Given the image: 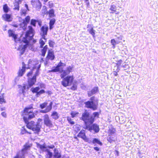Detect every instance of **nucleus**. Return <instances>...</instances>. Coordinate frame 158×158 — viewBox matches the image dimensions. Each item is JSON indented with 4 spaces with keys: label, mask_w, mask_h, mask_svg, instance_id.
<instances>
[{
    "label": "nucleus",
    "mask_w": 158,
    "mask_h": 158,
    "mask_svg": "<svg viewBox=\"0 0 158 158\" xmlns=\"http://www.w3.org/2000/svg\"><path fill=\"white\" fill-rule=\"evenodd\" d=\"M77 137H78V136H75L74 137V138L76 139L77 140H78V138Z\"/></svg>",
    "instance_id": "nucleus-64"
},
{
    "label": "nucleus",
    "mask_w": 158,
    "mask_h": 158,
    "mask_svg": "<svg viewBox=\"0 0 158 158\" xmlns=\"http://www.w3.org/2000/svg\"><path fill=\"white\" fill-rule=\"evenodd\" d=\"M51 116L52 117V118L55 120H57L59 118V115L58 113L55 111H54L52 113Z\"/></svg>",
    "instance_id": "nucleus-25"
},
{
    "label": "nucleus",
    "mask_w": 158,
    "mask_h": 158,
    "mask_svg": "<svg viewBox=\"0 0 158 158\" xmlns=\"http://www.w3.org/2000/svg\"><path fill=\"white\" fill-rule=\"evenodd\" d=\"M22 0H18V1H15L13 3L14 8L13 10L19 11V4L22 2Z\"/></svg>",
    "instance_id": "nucleus-19"
},
{
    "label": "nucleus",
    "mask_w": 158,
    "mask_h": 158,
    "mask_svg": "<svg viewBox=\"0 0 158 158\" xmlns=\"http://www.w3.org/2000/svg\"><path fill=\"white\" fill-rule=\"evenodd\" d=\"M67 120L68 123L71 125H73L75 124V122L73 120V119L69 116H67Z\"/></svg>",
    "instance_id": "nucleus-35"
},
{
    "label": "nucleus",
    "mask_w": 158,
    "mask_h": 158,
    "mask_svg": "<svg viewBox=\"0 0 158 158\" xmlns=\"http://www.w3.org/2000/svg\"><path fill=\"white\" fill-rule=\"evenodd\" d=\"M13 158H24L23 156H21L20 154V152H18L16 155Z\"/></svg>",
    "instance_id": "nucleus-44"
},
{
    "label": "nucleus",
    "mask_w": 158,
    "mask_h": 158,
    "mask_svg": "<svg viewBox=\"0 0 158 158\" xmlns=\"http://www.w3.org/2000/svg\"><path fill=\"white\" fill-rule=\"evenodd\" d=\"M47 156H48V158H51L52 156V152L50 151H48Z\"/></svg>",
    "instance_id": "nucleus-50"
},
{
    "label": "nucleus",
    "mask_w": 158,
    "mask_h": 158,
    "mask_svg": "<svg viewBox=\"0 0 158 158\" xmlns=\"http://www.w3.org/2000/svg\"><path fill=\"white\" fill-rule=\"evenodd\" d=\"M55 146L53 145H51L48 146V148H49L52 149L54 148Z\"/></svg>",
    "instance_id": "nucleus-57"
},
{
    "label": "nucleus",
    "mask_w": 158,
    "mask_h": 158,
    "mask_svg": "<svg viewBox=\"0 0 158 158\" xmlns=\"http://www.w3.org/2000/svg\"><path fill=\"white\" fill-rule=\"evenodd\" d=\"M24 5H25V7H26V10L29 11V9L28 5L27 4H25Z\"/></svg>",
    "instance_id": "nucleus-56"
},
{
    "label": "nucleus",
    "mask_w": 158,
    "mask_h": 158,
    "mask_svg": "<svg viewBox=\"0 0 158 158\" xmlns=\"http://www.w3.org/2000/svg\"><path fill=\"white\" fill-rule=\"evenodd\" d=\"M8 33L9 37H12L15 40L17 39V35L15 34V32L13 31L10 29L9 30Z\"/></svg>",
    "instance_id": "nucleus-21"
},
{
    "label": "nucleus",
    "mask_w": 158,
    "mask_h": 158,
    "mask_svg": "<svg viewBox=\"0 0 158 158\" xmlns=\"http://www.w3.org/2000/svg\"><path fill=\"white\" fill-rule=\"evenodd\" d=\"M31 4L37 10H40L41 8L42 4L39 0H34L32 1Z\"/></svg>",
    "instance_id": "nucleus-13"
},
{
    "label": "nucleus",
    "mask_w": 158,
    "mask_h": 158,
    "mask_svg": "<svg viewBox=\"0 0 158 158\" xmlns=\"http://www.w3.org/2000/svg\"><path fill=\"white\" fill-rule=\"evenodd\" d=\"M98 91V86L94 87L91 90L88 91V96L89 97H90L97 93Z\"/></svg>",
    "instance_id": "nucleus-15"
},
{
    "label": "nucleus",
    "mask_w": 158,
    "mask_h": 158,
    "mask_svg": "<svg viewBox=\"0 0 158 158\" xmlns=\"http://www.w3.org/2000/svg\"><path fill=\"white\" fill-rule=\"evenodd\" d=\"M22 68L24 69H27V68L26 67V65L24 63V62H22Z\"/></svg>",
    "instance_id": "nucleus-54"
},
{
    "label": "nucleus",
    "mask_w": 158,
    "mask_h": 158,
    "mask_svg": "<svg viewBox=\"0 0 158 158\" xmlns=\"http://www.w3.org/2000/svg\"><path fill=\"white\" fill-rule=\"evenodd\" d=\"M5 107H1L0 108V110L1 111H3V110H5Z\"/></svg>",
    "instance_id": "nucleus-62"
},
{
    "label": "nucleus",
    "mask_w": 158,
    "mask_h": 158,
    "mask_svg": "<svg viewBox=\"0 0 158 158\" xmlns=\"http://www.w3.org/2000/svg\"><path fill=\"white\" fill-rule=\"evenodd\" d=\"M33 109V104H30L29 106L25 107L21 112V115L27 127L34 131L35 133L39 134L40 131L41 126L39 123H36L33 120L29 121V120L35 117L36 115L35 112H38L37 111L34 112L32 110Z\"/></svg>",
    "instance_id": "nucleus-1"
},
{
    "label": "nucleus",
    "mask_w": 158,
    "mask_h": 158,
    "mask_svg": "<svg viewBox=\"0 0 158 158\" xmlns=\"http://www.w3.org/2000/svg\"><path fill=\"white\" fill-rule=\"evenodd\" d=\"M93 114L94 116L93 118H95L96 117L98 118H99V112H94L93 113ZM92 117L93 118V117Z\"/></svg>",
    "instance_id": "nucleus-45"
},
{
    "label": "nucleus",
    "mask_w": 158,
    "mask_h": 158,
    "mask_svg": "<svg viewBox=\"0 0 158 158\" xmlns=\"http://www.w3.org/2000/svg\"><path fill=\"white\" fill-rule=\"evenodd\" d=\"M115 152L116 153V155L118 156L119 155V152L117 150H115Z\"/></svg>",
    "instance_id": "nucleus-59"
},
{
    "label": "nucleus",
    "mask_w": 158,
    "mask_h": 158,
    "mask_svg": "<svg viewBox=\"0 0 158 158\" xmlns=\"http://www.w3.org/2000/svg\"><path fill=\"white\" fill-rule=\"evenodd\" d=\"M77 89V84L75 83H73L72 86L70 87V89L73 90H75Z\"/></svg>",
    "instance_id": "nucleus-41"
},
{
    "label": "nucleus",
    "mask_w": 158,
    "mask_h": 158,
    "mask_svg": "<svg viewBox=\"0 0 158 158\" xmlns=\"http://www.w3.org/2000/svg\"><path fill=\"white\" fill-rule=\"evenodd\" d=\"M95 96L91 97L90 98V101H88L85 102V107L88 109H91L93 110H97L98 106V100H97L96 102H94V101H95Z\"/></svg>",
    "instance_id": "nucleus-6"
},
{
    "label": "nucleus",
    "mask_w": 158,
    "mask_h": 158,
    "mask_svg": "<svg viewBox=\"0 0 158 158\" xmlns=\"http://www.w3.org/2000/svg\"><path fill=\"white\" fill-rule=\"evenodd\" d=\"M37 20L34 19H31V21L30 24L31 25L33 26L34 27L36 26V22Z\"/></svg>",
    "instance_id": "nucleus-43"
},
{
    "label": "nucleus",
    "mask_w": 158,
    "mask_h": 158,
    "mask_svg": "<svg viewBox=\"0 0 158 158\" xmlns=\"http://www.w3.org/2000/svg\"><path fill=\"white\" fill-rule=\"evenodd\" d=\"M48 30V27L46 24L42 26L40 28V31L42 33L41 36L42 38L44 39L45 41H46L47 40V39L45 38V35H47Z\"/></svg>",
    "instance_id": "nucleus-11"
},
{
    "label": "nucleus",
    "mask_w": 158,
    "mask_h": 158,
    "mask_svg": "<svg viewBox=\"0 0 158 158\" xmlns=\"http://www.w3.org/2000/svg\"><path fill=\"white\" fill-rule=\"evenodd\" d=\"M28 30L26 31L25 36L23 38V41L26 44L23 46H19L18 50L20 51V54L22 55L25 51L29 43V41L32 40L34 35L35 31L31 26L28 27Z\"/></svg>",
    "instance_id": "nucleus-5"
},
{
    "label": "nucleus",
    "mask_w": 158,
    "mask_h": 158,
    "mask_svg": "<svg viewBox=\"0 0 158 158\" xmlns=\"http://www.w3.org/2000/svg\"><path fill=\"white\" fill-rule=\"evenodd\" d=\"M122 62V61L121 60H119L117 61L116 64V65L117 66V68H119V66L121 64Z\"/></svg>",
    "instance_id": "nucleus-47"
},
{
    "label": "nucleus",
    "mask_w": 158,
    "mask_h": 158,
    "mask_svg": "<svg viewBox=\"0 0 158 158\" xmlns=\"http://www.w3.org/2000/svg\"><path fill=\"white\" fill-rule=\"evenodd\" d=\"M47 7L45 6H43L42 10L43 11L44 14L48 15V17L50 18H52L55 16L54 10L53 9L49 10L48 11H47Z\"/></svg>",
    "instance_id": "nucleus-9"
},
{
    "label": "nucleus",
    "mask_w": 158,
    "mask_h": 158,
    "mask_svg": "<svg viewBox=\"0 0 158 158\" xmlns=\"http://www.w3.org/2000/svg\"><path fill=\"white\" fill-rule=\"evenodd\" d=\"M120 42L117 41L116 42L115 39H113L111 40L110 43L111 45H112V47L113 48H114L115 47V45L116 44H119Z\"/></svg>",
    "instance_id": "nucleus-30"
},
{
    "label": "nucleus",
    "mask_w": 158,
    "mask_h": 158,
    "mask_svg": "<svg viewBox=\"0 0 158 158\" xmlns=\"http://www.w3.org/2000/svg\"><path fill=\"white\" fill-rule=\"evenodd\" d=\"M107 140L110 143L115 142L117 140V136L115 135L109 134Z\"/></svg>",
    "instance_id": "nucleus-16"
},
{
    "label": "nucleus",
    "mask_w": 158,
    "mask_h": 158,
    "mask_svg": "<svg viewBox=\"0 0 158 158\" xmlns=\"http://www.w3.org/2000/svg\"><path fill=\"white\" fill-rule=\"evenodd\" d=\"M48 103L47 102H45L40 105V107L41 109L45 108L48 105Z\"/></svg>",
    "instance_id": "nucleus-40"
},
{
    "label": "nucleus",
    "mask_w": 158,
    "mask_h": 158,
    "mask_svg": "<svg viewBox=\"0 0 158 158\" xmlns=\"http://www.w3.org/2000/svg\"><path fill=\"white\" fill-rule=\"evenodd\" d=\"M2 18L4 20L10 22L11 21V15H10L6 14L2 15Z\"/></svg>",
    "instance_id": "nucleus-22"
},
{
    "label": "nucleus",
    "mask_w": 158,
    "mask_h": 158,
    "mask_svg": "<svg viewBox=\"0 0 158 158\" xmlns=\"http://www.w3.org/2000/svg\"><path fill=\"white\" fill-rule=\"evenodd\" d=\"M86 3V5L87 7H89V2H85Z\"/></svg>",
    "instance_id": "nucleus-60"
},
{
    "label": "nucleus",
    "mask_w": 158,
    "mask_h": 158,
    "mask_svg": "<svg viewBox=\"0 0 158 158\" xmlns=\"http://www.w3.org/2000/svg\"><path fill=\"white\" fill-rule=\"evenodd\" d=\"M35 62L34 60L31 59H29L28 62V67L27 68V69H30V67L31 66L33 65V63Z\"/></svg>",
    "instance_id": "nucleus-37"
},
{
    "label": "nucleus",
    "mask_w": 158,
    "mask_h": 158,
    "mask_svg": "<svg viewBox=\"0 0 158 158\" xmlns=\"http://www.w3.org/2000/svg\"><path fill=\"white\" fill-rule=\"evenodd\" d=\"M40 65H39L36 68L35 66L33 67L32 69L26 75L27 77V87L28 89L34 85L36 82V77L39 75V69Z\"/></svg>",
    "instance_id": "nucleus-4"
},
{
    "label": "nucleus",
    "mask_w": 158,
    "mask_h": 158,
    "mask_svg": "<svg viewBox=\"0 0 158 158\" xmlns=\"http://www.w3.org/2000/svg\"><path fill=\"white\" fill-rule=\"evenodd\" d=\"M42 49L41 50V55L43 56H44L47 51L48 49V45H46L44 47L42 48Z\"/></svg>",
    "instance_id": "nucleus-24"
},
{
    "label": "nucleus",
    "mask_w": 158,
    "mask_h": 158,
    "mask_svg": "<svg viewBox=\"0 0 158 158\" xmlns=\"http://www.w3.org/2000/svg\"><path fill=\"white\" fill-rule=\"evenodd\" d=\"M21 134H31V132L27 131L26 129L25 128V127L23 126L22 127V128L21 130Z\"/></svg>",
    "instance_id": "nucleus-28"
},
{
    "label": "nucleus",
    "mask_w": 158,
    "mask_h": 158,
    "mask_svg": "<svg viewBox=\"0 0 158 158\" xmlns=\"http://www.w3.org/2000/svg\"><path fill=\"white\" fill-rule=\"evenodd\" d=\"M27 11L25 10H22L21 12V15H23L24 16H25L27 14Z\"/></svg>",
    "instance_id": "nucleus-49"
},
{
    "label": "nucleus",
    "mask_w": 158,
    "mask_h": 158,
    "mask_svg": "<svg viewBox=\"0 0 158 158\" xmlns=\"http://www.w3.org/2000/svg\"><path fill=\"white\" fill-rule=\"evenodd\" d=\"M53 104V102H51L48 106L44 110H40V112L43 113H46L50 112L52 108V105Z\"/></svg>",
    "instance_id": "nucleus-17"
},
{
    "label": "nucleus",
    "mask_w": 158,
    "mask_h": 158,
    "mask_svg": "<svg viewBox=\"0 0 158 158\" xmlns=\"http://www.w3.org/2000/svg\"><path fill=\"white\" fill-rule=\"evenodd\" d=\"M90 114L87 110H85L82 113L81 119L82 120L84 123L85 127L83 128L87 129L90 131L93 130L95 133H97L99 131V126L96 124L91 125L95 120V119L92 116L90 117Z\"/></svg>",
    "instance_id": "nucleus-3"
},
{
    "label": "nucleus",
    "mask_w": 158,
    "mask_h": 158,
    "mask_svg": "<svg viewBox=\"0 0 158 158\" xmlns=\"http://www.w3.org/2000/svg\"><path fill=\"white\" fill-rule=\"evenodd\" d=\"M25 71L26 69H24L22 68L19 69L18 73V76L19 77L22 76L25 72Z\"/></svg>",
    "instance_id": "nucleus-26"
},
{
    "label": "nucleus",
    "mask_w": 158,
    "mask_h": 158,
    "mask_svg": "<svg viewBox=\"0 0 158 158\" xmlns=\"http://www.w3.org/2000/svg\"><path fill=\"white\" fill-rule=\"evenodd\" d=\"M94 149L95 150L97 151H98L99 150V148L97 147H95L94 148Z\"/></svg>",
    "instance_id": "nucleus-58"
},
{
    "label": "nucleus",
    "mask_w": 158,
    "mask_h": 158,
    "mask_svg": "<svg viewBox=\"0 0 158 158\" xmlns=\"http://www.w3.org/2000/svg\"><path fill=\"white\" fill-rule=\"evenodd\" d=\"M12 26L13 27H18V25L17 24H13V25H12Z\"/></svg>",
    "instance_id": "nucleus-61"
},
{
    "label": "nucleus",
    "mask_w": 158,
    "mask_h": 158,
    "mask_svg": "<svg viewBox=\"0 0 158 158\" xmlns=\"http://www.w3.org/2000/svg\"><path fill=\"white\" fill-rule=\"evenodd\" d=\"M77 136L81 138L85 141L89 142V139L86 135L85 131L84 129L81 130L77 135Z\"/></svg>",
    "instance_id": "nucleus-12"
},
{
    "label": "nucleus",
    "mask_w": 158,
    "mask_h": 158,
    "mask_svg": "<svg viewBox=\"0 0 158 158\" xmlns=\"http://www.w3.org/2000/svg\"><path fill=\"white\" fill-rule=\"evenodd\" d=\"M44 125L49 128L53 127L54 123L51 119L49 115L48 114H45L44 115Z\"/></svg>",
    "instance_id": "nucleus-7"
},
{
    "label": "nucleus",
    "mask_w": 158,
    "mask_h": 158,
    "mask_svg": "<svg viewBox=\"0 0 158 158\" xmlns=\"http://www.w3.org/2000/svg\"><path fill=\"white\" fill-rule=\"evenodd\" d=\"M115 131L116 130L115 128L112 127L111 129H109L108 130V133L109 134L114 135V134L115 133Z\"/></svg>",
    "instance_id": "nucleus-36"
},
{
    "label": "nucleus",
    "mask_w": 158,
    "mask_h": 158,
    "mask_svg": "<svg viewBox=\"0 0 158 158\" xmlns=\"http://www.w3.org/2000/svg\"><path fill=\"white\" fill-rule=\"evenodd\" d=\"M92 143L93 144L97 143L100 146H102V143L99 139L95 138L93 139L92 140Z\"/></svg>",
    "instance_id": "nucleus-29"
},
{
    "label": "nucleus",
    "mask_w": 158,
    "mask_h": 158,
    "mask_svg": "<svg viewBox=\"0 0 158 158\" xmlns=\"http://www.w3.org/2000/svg\"><path fill=\"white\" fill-rule=\"evenodd\" d=\"M120 70L119 68H117L116 71H113V75L114 76H118V73L119 72V71Z\"/></svg>",
    "instance_id": "nucleus-48"
},
{
    "label": "nucleus",
    "mask_w": 158,
    "mask_h": 158,
    "mask_svg": "<svg viewBox=\"0 0 158 158\" xmlns=\"http://www.w3.org/2000/svg\"><path fill=\"white\" fill-rule=\"evenodd\" d=\"M75 127H77V130L78 131H80V126L79 124H76L75 125Z\"/></svg>",
    "instance_id": "nucleus-53"
},
{
    "label": "nucleus",
    "mask_w": 158,
    "mask_h": 158,
    "mask_svg": "<svg viewBox=\"0 0 158 158\" xmlns=\"http://www.w3.org/2000/svg\"><path fill=\"white\" fill-rule=\"evenodd\" d=\"M56 22V19H50L49 22V29H52L53 28V26Z\"/></svg>",
    "instance_id": "nucleus-27"
},
{
    "label": "nucleus",
    "mask_w": 158,
    "mask_h": 158,
    "mask_svg": "<svg viewBox=\"0 0 158 158\" xmlns=\"http://www.w3.org/2000/svg\"><path fill=\"white\" fill-rule=\"evenodd\" d=\"M48 44L50 47L53 48L54 45L55 44V43L54 41L52 40H49L48 41Z\"/></svg>",
    "instance_id": "nucleus-42"
},
{
    "label": "nucleus",
    "mask_w": 158,
    "mask_h": 158,
    "mask_svg": "<svg viewBox=\"0 0 158 158\" xmlns=\"http://www.w3.org/2000/svg\"><path fill=\"white\" fill-rule=\"evenodd\" d=\"M26 84H23L22 86L19 85H18V88L20 93L22 94H24L25 93V90L26 89Z\"/></svg>",
    "instance_id": "nucleus-20"
},
{
    "label": "nucleus",
    "mask_w": 158,
    "mask_h": 158,
    "mask_svg": "<svg viewBox=\"0 0 158 158\" xmlns=\"http://www.w3.org/2000/svg\"><path fill=\"white\" fill-rule=\"evenodd\" d=\"M65 66V64L60 61L56 66L54 67L51 70L49 71V72H59L60 74L61 78L62 79L61 84L64 87H66L71 85L74 81V78L73 75H69L73 71L74 67L73 65L69 66L66 68L65 70L61 67V66Z\"/></svg>",
    "instance_id": "nucleus-2"
},
{
    "label": "nucleus",
    "mask_w": 158,
    "mask_h": 158,
    "mask_svg": "<svg viewBox=\"0 0 158 158\" xmlns=\"http://www.w3.org/2000/svg\"><path fill=\"white\" fill-rule=\"evenodd\" d=\"M4 94H0V105H2L6 103Z\"/></svg>",
    "instance_id": "nucleus-23"
},
{
    "label": "nucleus",
    "mask_w": 158,
    "mask_h": 158,
    "mask_svg": "<svg viewBox=\"0 0 158 158\" xmlns=\"http://www.w3.org/2000/svg\"><path fill=\"white\" fill-rule=\"evenodd\" d=\"M40 90V88L39 86H36L35 87L32 88L31 89V92L33 94H35L36 97H39L41 95L44 94L45 91L44 89Z\"/></svg>",
    "instance_id": "nucleus-8"
},
{
    "label": "nucleus",
    "mask_w": 158,
    "mask_h": 158,
    "mask_svg": "<svg viewBox=\"0 0 158 158\" xmlns=\"http://www.w3.org/2000/svg\"><path fill=\"white\" fill-rule=\"evenodd\" d=\"M2 115L4 118H6L7 117V114L6 112L3 111L1 113Z\"/></svg>",
    "instance_id": "nucleus-51"
},
{
    "label": "nucleus",
    "mask_w": 158,
    "mask_h": 158,
    "mask_svg": "<svg viewBox=\"0 0 158 158\" xmlns=\"http://www.w3.org/2000/svg\"><path fill=\"white\" fill-rule=\"evenodd\" d=\"M79 114V113L76 111H72L70 113L71 117L73 118H74Z\"/></svg>",
    "instance_id": "nucleus-39"
},
{
    "label": "nucleus",
    "mask_w": 158,
    "mask_h": 158,
    "mask_svg": "<svg viewBox=\"0 0 158 158\" xmlns=\"http://www.w3.org/2000/svg\"><path fill=\"white\" fill-rule=\"evenodd\" d=\"M3 10L5 13H7L9 10V9L6 4H5L3 5Z\"/></svg>",
    "instance_id": "nucleus-33"
},
{
    "label": "nucleus",
    "mask_w": 158,
    "mask_h": 158,
    "mask_svg": "<svg viewBox=\"0 0 158 158\" xmlns=\"http://www.w3.org/2000/svg\"><path fill=\"white\" fill-rule=\"evenodd\" d=\"M32 146V144L31 143H30L29 142H27L23 145V148L21 149V152H22V154L21 155L20 154H20L21 156L25 158L24 154L26 153H27V151L28 150H30L31 146Z\"/></svg>",
    "instance_id": "nucleus-10"
},
{
    "label": "nucleus",
    "mask_w": 158,
    "mask_h": 158,
    "mask_svg": "<svg viewBox=\"0 0 158 158\" xmlns=\"http://www.w3.org/2000/svg\"><path fill=\"white\" fill-rule=\"evenodd\" d=\"M54 156L55 158H60L61 157L60 154L58 152H55Z\"/></svg>",
    "instance_id": "nucleus-46"
},
{
    "label": "nucleus",
    "mask_w": 158,
    "mask_h": 158,
    "mask_svg": "<svg viewBox=\"0 0 158 158\" xmlns=\"http://www.w3.org/2000/svg\"><path fill=\"white\" fill-rule=\"evenodd\" d=\"M88 32L92 35L93 37H95V30L93 27H91L90 29L87 30Z\"/></svg>",
    "instance_id": "nucleus-31"
},
{
    "label": "nucleus",
    "mask_w": 158,
    "mask_h": 158,
    "mask_svg": "<svg viewBox=\"0 0 158 158\" xmlns=\"http://www.w3.org/2000/svg\"><path fill=\"white\" fill-rule=\"evenodd\" d=\"M116 10V6L115 5H111L109 8L110 11V13L111 14L115 13V15H118L120 12L119 11H117Z\"/></svg>",
    "instance_id": "nucleus-18"
},
{
    "label": "nucleus",
    "mask_w": 158,
    "mask_h": 158,
    "mask_svg": "<svg viewBox=\"0 0 158 158\" xmlns=\"http://www.w3.org/2000/svg\"><path fill=\"white\" fill-rule=\"evenodd\" d=\"M55 56L54 55V51L52 49H49L48 52L47 56H46V60H52L54 59Z\"/></svg>",
    "instance_id": "nucleus-14"
},
{
    "label": "nucleus",
    "mask_w": 158,
    "mask_h": 158,
    "mask_svg": "<svg viewBox=\"0 0 158 158\" xmlns=\"http://www.w3.org/2000/svg\"><path fill=\"white\" fill-rule=\"evenodd\" d=\"M30 17L29 16H27L23 21V23L25 25H27L30 22Z\"/></svg>",
    "instance_id": "nucleus-32"
},
{
    "label": "nucleus",
    "mask_w": 158,
    "mask_h": 158,
    "mask_svg": "<svg viewBox=\"0 0 158 158\" xmlns=\"http://www.w3.org/2000/svg\"><path fill=\"white\" fill-rule=\"evenodd\" d=\"M37 22L38 23V24L40 26H41L42 25V21L40 20H37Z\"/></svg>",
    "instance_id": "nucleus-55"
},
{
    "label": "nucleus",
    "mask_w": 158,
    "mask_h": 158,
    "mask_svg": "<svg viewBox=\"0 0 158 158\" xmlns=\"http://www.w3.org/2000/svg\"><path fill=\"white\" fill-rule=\"evenodd\" d=\"M42 39V37L40 39L39 41V44H40V48H43V46L45 44V42H46L45 41H43Z\"/></svg>",
    "instance_id": "nucleus-34"
},
{
    "label": "nucleus",
    "mask_w": 158,
    "mask_h": 158,
    "mask_svg": "<svg viewBox=\"0 0 158 158\" xmlns=\"http://www.w3.org/2000/svg\"><path fill=\"white\" fill-rule=\"evenodd\" d=\"M42 1H43L44 2L46 3L49 0H41Z\"/></svg>",
    "instance_id": "nucleus-63"
},
{
    "label": "nucleus",
    "mask_w": 158,
    "mask_h": 158,
    "mask_svg": "<svg viewBox=\"0 0 158 158\" xmlns=\"http://www.w3.org/2000/svg\"><path fill=\"white\" fill-rule=\"evenodd\" d=\"M37 147L38 148H40V149L43 150L44 149L46 148V147L45 145L44 144V145H41L39 143H37L36 144Z\"/></svg>",
    "instance_id": "nucleus-38"
},
{
    "label": "nucleus",
    "mask_w": 158,
    "mask_h": 158,
    "mask_svg": "<svg viewBox=\"0 0 158 158\" xmlns=\"http://www.w3.org/2000/svg\"><path fill=\"white\" fill-rule=\"evenodd\" d=\"M48 6H49V7L50 8H51L52 7H53V6H54V4H53V3L52 2H48Z\"/></svg>",
    "instance_id": "nucleus-52"
}]
</instances>
